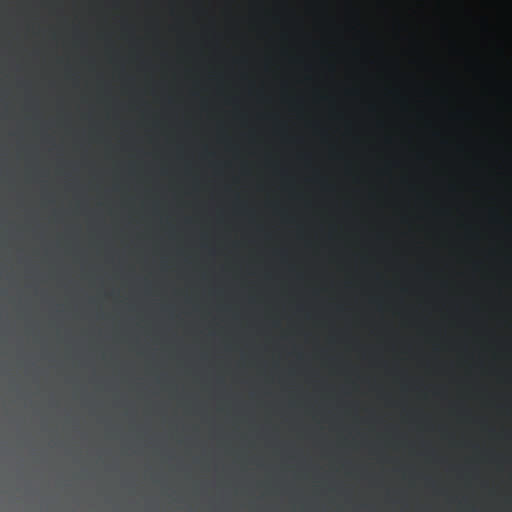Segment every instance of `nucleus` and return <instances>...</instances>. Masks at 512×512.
I'll list each match as a JSON object with an SVG mask.
<instances>
[{
    "label": "nucleus",
    "mask_w": 512,
    "mask_h": 512,
    "mask_svg": "<svg viewBox=\"0 0 512 512\" xmlns=\"http://www.w3.org/2000/svg\"><path fill=\"white\" fill-rule=\"evenodd\" d=\"M503 382L506 385V393L509 395L512 394V369L505 373Z\"/></svg>",
    "instance_id": "1"
},
{
    "label": "nucleus",
    "mask_w": 512,
    "mask_h": 512,
    "mask_svg": "<svg viewBox=\"0 0 512 512\" xmlns=\"http://www.w3.org/2000/svg\"><path fill=\"white\" fill-rule=\"evenodd\" d=\"M403 388H404L405 390H421V387H420V386H418V385H412V384H408V383H405V384L403 385Z\"/></svg>",
    "instance_id": "2"
},
{
    "label": "nucleus",
    "mask_w": 512,
    "mask_h": 512,
    "mask_svg": "<svg viewBox=\"0 0 512 512\" xmlns=\"http://www.w3.org/2000/svg\"><path fill=\"white\" fill-rule=\"evenodd\" d=\"M439 391H440V389H438V388L433 389V393H434V394H438V393H439Z\"/></svg>",
    "instance_id": "3"
},
{
    "label": "nucleus",
    "mask_w": 512,
    "mask_h": 512,
    "mask_svg": "<svg viewBox=\"0 0 512 512\" xmlns=\"http://www.w3.org/2000/svg\"><path fill=\"white\" fill-rule=\"evenodd\" d=\"M124 416H125V417H128L129 415H128V414H125Z\"/></svg>",
    "instance_id": "4"
},
{
    "label": "nucleus",
    "mask_w": 512,
    "mask_h": 512,
    "mask_svg": "<svg viewBox=\"0 0 512 512\" xmlns=\"http://www.w3.org/2000/svg\"><path fill=\"white\" fill-rule=\"evenodd\" d=\"M201 416H202V417H205L206 415H205V414H202Z\"/></svg>",
    "instance_id": "5"
},
{
    "label": "nucleus",
    "mask_w": 512,
    "mask_h": 512,
    "mask_svg": "<svg viewBox=\"0 0 512 512\" xmlns=\"http://www.w3.org/2000/svg\"><path fill=\"white\" fill-rule=\"evenodd\" d=\"M320 419H321V420H324L325 418H324V417H321Z\"/></svg>",
    "instance_id": "6"
},
{
    "label": "nucleus",
    "mask_w": 512,
    "mask_h": 512,
    "mask_svg": "<svg viewBox=\"0 0 512 512\" xmlns=\"http://www.w3.org/2000/svg\"><path fill=\"white\" fill-rule=\"evenodd\" d=\"M147 415L146 414H143V417H146Z\"/></svg>",
    "instance_id": "7"
}]
</instances>
